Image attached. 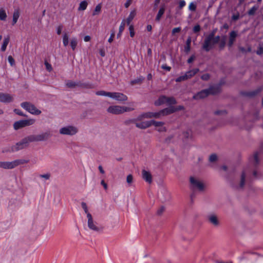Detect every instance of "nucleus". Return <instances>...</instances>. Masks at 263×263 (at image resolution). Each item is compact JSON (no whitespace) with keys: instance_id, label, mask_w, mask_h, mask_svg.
I'll return each instance as SVG.
<instances>
[{"instance_id":"nucleus-1","label":"nucleus","mask_w":263,"mask_h":263,"mask_svg":"<svg viewBox=\"0 0 263 263\" xmlns=\"http://www.w3.org/2000/svg\"><path fill=\"white\" fill-rule=\"evenodd\" d=\"M29 160L20 159L12 161H0V168L5 170H11L18 165L28 163Z\"/></svg>"},{"instance_id":"nucleus-2","label":"nucleus","mask_w":263,"mask_h":263,"mask_svg":"<svg viewBox=\"0 0 263 263\" xmlns=\"http://www.w3.org/2000/svg\"><path fill=\"white\" fill-rule=\"evenodd\" d=\"M220 40L219 36H214V32H213L208 35L204 42L202 48L206 51H209L214 45L219 42Z\"/></svg>"},{"instance_id":"nucleus-3","label":"nucleus","mask_w":263,"mask_h":263,"mask_svg":"<svg viewBox=\"0 0 263 263\" xmlns=\"http://www.w3.org/2000/svg\"><path fill=\"white\" fill-rule=\"evenodd\" d=\"M134 109V108L131 107L120 105H111L108 107L107 111L110 114L119 115L125 112L131 111Z\"/></svg>"},{"instance_id":"nucleus-4","label":"nucleus","mask_w":263,"mask_h":263,"mask_svg":"<svg viewBox=\"0 0 263 263\" xmlns=\"http://www.w3.org/2000/svg\"><path fill=\"white\" fill-rule=\"evenodd\" d=\"M190 182L191 184V189L193 191H198L202 192L204 189V184L203 182L199 179L191 177L190 178Z\"/></svg>"},{"instance_id":"nucleus-5","label":"nucleus","mask_w":263,"mask_h":263,"mask_svg":"<svg viewBox=\"0 0 263 263\" xmlns=\"http://www.w3.org/2000/svg\"><path fill=\"white\" fill-rule=\"evenodd\" d=\"M52 134L50 131L42 133L38 135H30L32 142L46 141L50 138Z\"/></svg>"},{"instance_id":"nucleus-6","label":"nucleus","mask_w":263,"mask_h":263,"mask_svg":"<svg viewBox=\"0 0 263 263\" xmlns=\"http://www.w3.org/2000/svg\"><path fill=\"white\" fill-rule=\"evenodd\" d=\"M35 122V120L33 119L19 120L14 123L13 128L15 130H18L23 127L32 125Z\"/></svg>"},{"instance_id":"nucleus-7","label":"nucleus","mask_w":263,"mask_h":263,"mask_svg":"<svg viewBox=\"0 0 263 263\" xmlns=\"http://www.w3.org/2000/svg\"><path fill=\"white\" fill-rule=\"evenodd\" d=\"M78 132L77 127L72 125L64 126L60 129L59 133L61 135L73 136Z\"/></svg>"},{"instance_id":"nucleus-8","label":"nucleus","mask_w":263,"mask_h":263,"mask_svg":"<svg viewBox=\"0 0 263 263\" xmlns=\"http://www.w3.org/2000/svg\"><path fill=\"white\" fill-rule=\"evenodd\" d=\"M22 108L32 115H39L41 114V111L30 102H25L21 104Z\"/></svg>"},{"instance_id":"nucleus-9","label":"nucleus","mask_w":263,"mask_h":263,"mask_svg":"<svg viewBox=\"0 0 263 263\" xmlns=\"http://www.w3.org/2000/svg\"><path fill=\"white\" fill-rule=\"evenodd\" d=\"M32 142L30 135L27 136L22 139L20 141L17 142L14 144V146L16 152L26 148L29 145V143Z\"/></svg>"},{"instance_id":"nucleus-10","label":"nucleus","mask_w":263,"mask_h":263,"mask_svg":"<svg viewBox=\"0 0 263 263\" xmlns=\"http://www.w3.org/2000/svg\"><path fill=\"white\" fill-rule=\"evenodd\" d=\"M161 117L160 111L158 112H147L143 113L137 118L136 120L142 121L144 119L156 118L159 119Z\"/></svg>"},{"instance_id":"nucleus-11","label":"nucleus","mask_w":263,"mask_h":263,"mask_svg":"<svg viewBox=\"0 0 263 263\" xmlns=\"http://www.w3.org/2000/svg\"><path fill=\"white\" fill-rule=\"evenodd\" d=\"M207 220L210 224L215 227H219L220 224L218 215L214 213H210L207 216Z\"/></svg>"},{"instance_id":"nucleus-12","label":"nucleus","mask_w":263,"mask_h":263,"mask_svg":"<svg viewBox=\"0 0 263 263\" xmlns=\"http://www.w3.org/2000/svg\"><path fill=\"white\" fill-rule=\"evenodd\" d=\"M110 98L119 102L126 101L128 99L125 95L118 92H111Z\"/></svg>"},{"instance_id":"nucleus-13","label":"nucleus","mask_w":263,"mask_h":263,"mask_svg":"<svg viewBox=\"0 0 263 263\" xmlns=\"http://www.w3.org/2000/svg\"><path fill=\"white\" fill-rule=\"evenodd\" d=\"M137 118L132 120V122L135 124L137 127L140 129H145L151 126V121L144 122H138Z\"/></svg>"},{"instance_id":"nucleus-14","label":"nucleus","mask_w":263,"mask_h":263,"mask_svg":"<svg viewBox=\"0 0 263 263\" xmlns=\"http://www.w3.org/2000/svg\"><path fill=\"white\" fill-rule=\"evenodd\" d=\"M13 97L10 94L7 93H1L0 102L4 103H9L12 102Z\"/></svg>"},{"instance_id":"nucleus-15","label":"nucleus","mask_w":263,"mask_h":263,"mask_svg":"<svg viewBox=\"0 0 263 263\" xmlns=\"http://www.w3.org/2000/svg\"><path fill=\"white\" fill-rule=\"evenodd\" d=\"M249 172V170L245 169L241 173V174L240 175V177L239 183L238 184L239 188L242 189L243 187L245 184L246 178V177L247 176Z\"/></svg>"},{"instance_id":"nucleus-16","label":"nucleus","mask_w":263,"mask_h":263,"mask_svg":"<svg viewBox=\"0 0 263 263\" xmlns=\"http://www.w3.org/2000/svg\"><path fill=\"white\" fill-rule=\"evenodd\" d=\"M154 125L158 127V131L159 132H163L166 131V128L163 126L164 123L162 122L156 121L155 120H151V126Z\"/></svg>"},{"instance_id":"nucleus-17","label":"nucleus","mask_w":263,"mask_h":263,"mask_svg":"<svg viewBox=\"0 0 263 263\" xmlns=\"http://www.w3.org/2000/svg\"><path fill=\"white\" fill-rule=\"evenodd\" d=\"M142 177L147 183H151L152 182V176L149 171L143 170L142 171Z\"/></svg>"},{"instance_id":"nucleus-18","label":"nucleus","mask_w":263,"mask_h":263,"mask_svg":"<svg viewBox=\"0 0 263 263\" xmlns=\"http://www.w3.org/2000/svg\"><path fill=\"white\" fill-rule=\"evenodd\" d=\"M175 111H176V109L175 107L174 106H170L169 107L165 108L162 110H161L160 111V113L161 117L171 114Z\"/></svg>"},{"instance_id":"nucleus-19","label":"nucleus","mask_w":263,"mask_h":263,"mask_svg":"<svg viewBox=\"0 0 263 263\" xmlns=\"http://www.w3.org/2000/svg\"><path fill=\"white\" fill-rule=\"evenodd\" d=\"M87 217L88 218V226L89 228L94 231H98V228L93 223L91 215L90 213H88Z\"/></svg>"},{"instance_id":"nucleus-20","label":"nucleus","mask_w":263,"mask_h":263,"mask_svg":"<svg viewBox=\"0 0 263 263\" xmlns=\"http://www.w3.org/2000/svg\"><path fill=\"white\" fill-rule=\"evenodd\" d=\"M209 95V92L208 89H204L200 92H198L197 94L194 96L193 98L194 99H203L205 97H207Z\"/></svg>"},{"instance_id":"nucleus-21","label":"nucleus","mask_w":263,"mask_h":263,"mask_svg":"<svg viewBox=\"0 0 263 263\" xmlns=\"http://www.w3.org/2000/svg\"><path fill=\"white\" fill-rule=\"evenodd\" d=\"M15 149V146H14V145H6V146L3 147L2 149V153H14V152H16Z\"/></svg>"},{"instance_id":"nucleus-22","label":"nucleus","mask_w":263,"mask_h":263,"mask_svg":"<svg viewBox=\"0 0 263 263\" xmlns=\"http://www.w3.org/2000/svg\"><path fill=\"white\" fill-rule=\"evenodd\" d=\"M237 35V33L235 31H232L230 33L229 40L228 43V46L229 47L232 46L234 42L235 41L236 37Z\"/></svg>"},{"instance_id":"nucleus-23","label":"nucleus","mask_w":263,"mask_h":263,"mask_svg":"<svg viewBox=\"0 0 263 263\" xmlns=\"http://www.w3.org/2000/svg\"><path fill=\"white\" fill-rule=\"evenodd\" d=\"M208 90H209V95H215L220 91V85L212 86Z\"/></svg>"},{"instance_id":"nucleus-24","label":"nucleus","mask_w":263,"mask_h":263,"mask_svg":"<svg viewBox=\"0 0 263 263\" xmlns=\"http://www.w3.org/2000/svg\"><path fill=\"white\" fill-rule=\"evenodd\" d=\"M136 15V11L135 10H134L132 11L127 18L126 20L125 21V23L127 24V25H130V24L131 22L133 21L134 18Z\"/></svg>"},{"instance_id":"nucleus-25","label":"nucleus","mask_w":263,"mask_h":263,"mask_svg":"<svg viewBox=\"0 0 263 263\" xmlns=\"http://www.w3.org/2000/svg\"><path fill=\"white\" fill-rule=\"evenodd\" d=\"M199 71L198 68H195L192 70H190L187 72H186V74L188 79H190L194 77L196 73H197Z\"/></svg>"},{"instance_id":"nucleus-26","label":"nucleus","mask_w":263,"mask_h":263,"mask_svg":"<svg viewBox=\"0 0 263 263\" xmlns=\"http://www.w3.org/2000/svg\"><path fill=\"white\" fill-rule=\"evenodd\" d=\"M78 43V40L76 37H73L71 39L70 41V45L72 50H74L76 49Z\"/></svg>"},{"instance_id":"nucleus-27","label":"nucleus","mask_w":263,"mask_h":263,"mask_svg":"<svg viewBox=\"0 0 263 263\" xmlns=\"http://www.w3.org/2000/svg\"><path fill=\"white\" fill-rule=\"evenodd\" d=\"M166 97L165 96H160L159 99L155 102V104L157 106L166 103Z\"/></svg>"},{"instance_id":"nucleus-28","label":"nucleus","mask_w":263,"mask_h":263,"mask_svg":"<svg viewBox=\"0 0 263 263\" xmlns=\"http://www.w3.org/2000/svg\"><path fill=\"white\" fill-rule=\"evenodd\" d=\"M9 37H5L4 40L3 44L1 47V50L3 52L5 51L6 50V48L7 45L9 44Z\"/></svg>"},{"instance_id":"nucleus-29","label":"nucleus","mask_w":263,"mask_h":263,"mask_svg":"<svg viewBox=\"0 0 263 263\" xmlns=\"http://www.w3.org/2000/svg\"><path fill=\"white\" fill-rule=\"evenodd\" d=\"M20 16V13L18 10H15L13 14L12 25H15Z\"/></svg>"},{"instance_id":"nucleus-30","label":"nucleus","mask_w":263,"mask_h":263,"mask_svg":"<svg viewBox=\"0 0 263 263\" xmlns=\"http://www.w3.org/2000/svg\"><path fill=\"white\" fill-rule=\"evenodd\" d=\"M165 11V8L164 7L162 6L159 9L158 13L156 16V20L157 21H159L161 16L163 15Z\"/></svg>"},{"instance_id":"nucleus-31","label":"nucleus","mask_w":263,"mask_h":263,"mask_svg":"<svg viewBox=\"0 0 263 263\" xmlns=\"http://www.w3.org/2000/svg\"><path fill=\"white\" fill-rule=\"evenodd\" d=\"M88 5V3L86 1H83L81 2L79 5V7L78 8V10L79 11H84L85 10Z\"/></svg>"},{"instance_id":"nucleus-32","label":"nucleus","mask_w":263,"mask_h":263,"mask_svg":"<svg viewBox=\"0 0 263 263\" xmlns=\"http://www.w3.org/2000/svg\"><path fill=\"white\" fill-rule=\"evenodd\" d=\"M250 161L254 166L256 165L259 163L257 153L254 155L253 157L250 159Z\"/></svg>"},{"instance_id":"nucleus-33","label":"nucleus","mask_w":263,"mask_h":263,"mask_svg":"<svg viewBox=\"0 0 263 263\" xmlns=\"http://www.w3.org/2000/svg\"><path fill=\"white\" fill-rule=\"evenodd\" d=\"M63 43L65 47H66L69 44V36L67 33H64L63 35Z\"/></svg>"},{"instance_id":"nucleus-34","label":"nucleus","mask_w":263,"mask_h":263,"mask_svg":"<svg viewBox=\"0 0 263 263\" xmlns=\"http://www.w3.org/2000/svg\"><path fill=\"white\" fill-rule=\"evenodd\" d=\"M191 38L189 37L186 42V46L184 48V51L185 52L188 53L191 50Z\"/></svg>"},{"instance_id":"nucleus-35","label":"nucleus","mask_w":263,"mask_h":263,"mask_svg":"<svg viewBox=\"0 0 263 263\" xmlns=\"http://www.w3.org/2000/svg\"><path fill=\"white\" fill-rule=\"evenodd\" d=\"M144 80V78L142 76H140V77L137 78V79L132 81L131 84L134 85V84H141Z\"/></svg>"},{"instance_id":"nucleus-36","label":"nucleus","mask_w":263,"mask_h":263,"mask_svg":"<svg viewBox=\"0 0 263 263\" xmlns=\"http://www.w3.org/2000/svg\"><path fill=\"white\" fill-rule=\"evenodd\" d=\"M110 93L111 92H106L104 90H100L97 91L96 94L97 96H106L110 98Z\"/></svg>"},{"instance_id":"nucleus-37","label":"nucleus","mask_w":263,"mask_h":263,"mask_svg":"<svg viewBox=\"0 0 263 263\" xmlns=\"http://www.w3.org/2000/svg\"><path fill=\"white\" fill-rule=\"evenodd\" d=\"M166 103L168 105L175 104L176 103V101L175 99L173 97H166Z\"/></svg>"},{"instance_id":"nucleus-38","label":"nucleus","mask_w":263,"mask_h":263,"mask_svg":"<svg viewBox=\"0 0 263 263\" xmlns=\"http://www.w3.org/2000/svg\"><path fill=\"white\" fill-rule=\"evenodd\" d=\"M188 79H189L187 77V75H186V73H185L183 75L179 77L178 78H177L175 81L177 82H180L181 81H184L187 80Z\"/></svg>"},{"instance_id":"nucleus-39","label":"nucleus","mask_w":263,"mask_h":263,"mask_svg":"<svg viewBox=\"0 0 263 263\" xmlns=\"http://www.w3.org/2000/svg\"><path fill=\"white\" fill-rule=\"evenodd\" d=\"M66 85L69 88H73L77 86H78V84L73 82L72 81H68L66 82Z\"/></svg>"},{"instance_id":"nucleus-40","label":"nucleus","mask_w":263,"mask_h":263,"mask_svg":"<svg viewBox=\"0 0 263 263\" xmlns=\"http://www.w3.org/2000/svg\"><path fill=\"white\" fill-rule=\"evenodd\" d=\"M7 17V14L3 9H0V20L4 21Z\"/></svg>"},{"instance_id":"nucleus-41","label":"nucleus","mask_w":263,"mask_h":263,"mask_svg":"<svg viewBox=\"0 0 263 263\" xmlns=\"http://www.w3.org/2000/svg\"><path fill=\"white\" fill-rule=\"evenodd\" d=\"M101 5L98 4L95 8L94 11L93 12L92 15H98L101 11Z\"/></svg>"},{"instance_id":"nucleus-42","label":"nucleus","mask_w":263,"mask_h":263,"mask_svg":"<svg viewBox=\"0 0 263 263\" xmlns=\"http://www.w3.org/2000/svg\"><path fill=\"white\" fill-rule=\"evenodd\" d=\"M126 23H125V20H123L120 25L119 31V34H122V32L123 31L124 29V27L125 26V24Z\"/></svg>"},{"instance_id":"nucleus-43","label":"nucleus","mask_w":263,"mask_h":263,"mask_svg":"<svg viewBox=\"0 0 263 263\" xmlns=\"http://www.w3.org/2000/svg\"><path fill=\"white\" fill-rule=\"evenodd\" d=\"M126 182L128 183V186H130L133 182V176L132 175L129 174L127 175L126 177Z\"/></svg>"},{"instance_id":"nucleus-44","label":"nucleus","mask_w":263,"mask_h":263,"mask_svg":"<svg viewBox=\"0 0 263 263\" xmlns=\"http://www.w3.org/2000/svg\"><path fill=\"white\" fill-rule=\"evenodd\" d=\"M258 7L254 6L253 7H252L250 10L248 11V14L249 15H253L254 14L255 11L257 10Z\"/></svg>"},{"instance_id":"nucleus-45","label":"nucleus","mask_w":263,"mask_h":263,"mask_svg":"<svg viewBox=\"0 0 263 263\" xmlns=\"http://www.w3.org/2000/svg\"><path fill=\"white\" fill-rule=\"evenodd\" d=\"M256 53L259 55L263 53V42L259 44L258 49L257 50Z\"/></svg>"},{"instance_id":"nucleus-46","label":"nucleus","mask_w":263,"mask_h":263,"mask_svg":"<svg viewBox=\"0 0 263 263\" xmlns=\"http://www.w3.org/2000/svg\"><path fill=\"white\" fill-rule=\"evenodd\" d=\"M129 31L130 33V36L133 37L135 35V32H134V26L132 25H129Z\"/></svg>"},{"instance_id":"nucleus-47","label":"nucleus","mask_w":263,"mask_h":263,"mask_svg":"<svg viewBox=\"0 0 263 263\" xmlns=\"http://www.w3.org/2000/svg\"><path fill=\"white\" fill-rule=\"evenodd\" d=\"M39 177L41 178H43L45 180H48L50 177V174L49 173H47L45 174L40 175Z\"/></svg>"},{"instance_id":"nucleus-48","label":"nucleus","mask_w":263,"mask_h":263,"mask_svg":"<svg viewBox=\"0 0 263 263\" xmlns=\"http://www.w3.org/2000/svg\"><path fill=\"white\" fill-rule=\"evenodd\" d=\"M217 157L215 154H212L209 157V161L211 162H214L217 160Z\"/></svg>"},{"instance_id":"nucleus-49","label":"nucleus","mask_w":263,"mask_h":263,"mask_svg":"<svg viewBox=\"0 0 263 263\" xmlns=\"http://www.w3.org/2000/svg\"><path fill=\"white\" fill-rule=\"evenodd\" d=\"M181 30V27H176L173 29L172 31V35H174L176 33H178L180 32Z\"/></svg>"},{"instance_id":"nucleus-50","label":"nucleus","mask_w":263,"mask_h":263,"mask_svg":"<svg viewBox=\"0 0 263 263\" xmlns=\"http://www.w3.org/2000/svg\"><path fill=\"white\" fill-rule=\"evenodd\" d=\"M81 205H82V208L83 209V210H84L85 213L87 215L88 213H89L88 211V209H87V205L85 203V202H82L81 203Z\"/></svg>"},{"instance_id":"nucleus-51","label":"nucleus","mask_w":263,"mask_h":263,"mask_svg":"<svg viewBox=\"0 0 263 263\" xmlns=\"http://www.w3.org/2000/svg\"><path fill=\"white\" fill-rule=\"evenodd\" d=\"M8 62L9 63H10V64L11 65V66H13L14 64V59L12 58V56L11 55H9L8 58Z\"/></svg>"},{"instance_id":"nucleus-52","label":"nucleus","mask_w":263,"mask_h":263,"mask_svg":"<svg viewBox=\"0 0 263 263\" xmlns=\"http://www.w3.org/2000/svg\"><path fill=\"white\" fill-rule=\"evenodd\" d=\"M201 78L203 80H208L210 79V74L208 73L204 74L201 77Z\"/></svg>"},{"instance_id":"nucleus-53","label":"nucleus","mask_w":263,"mask_h":263,"mask_svg":"<svg viewBox=\"0 0 263 263\" xmlns=\"http://www.w3.org/2000/svg\"><path fill=\"white\" fill-rule=\"evenodd\" d=\"M45 65L46 66V68L47 69V70L49 71H51L52 69V66L51 65V64H50L49 63H48V62H45Z\"/></svg>"},{"instance_id":"nucleus-54","label":"nucleus","mask_w":263,"mask_h":263,"mask_svg":"<svg viewBox=\"0 0 263 263\" xmlns=\"http://www.w3.org/2000/svg\"><path fill=\"white\" fill-rule=\"evenodd\" d=\"M189 8L191 11H195L196 8V6L193 3H190Z\"/></svg>"},{"instance_id":"nucleus-55","label":"nucleus","mask_w":263,"mask_h":263,"mask_svg":"<svg viewBox=\"0 0 263 263\" xmlns=\"http://www.w3.org/2000/svg\"><path fill=\"white\" fill-rule=\"evenodd\" d=\"M261 90V88H260L258 89L256 91H254L251 92L249 93V96H254V95H256L257 93H258L259 92H260Z\"/></svg>"},{"instance_id":"nucleus-56","label":"nucleus","mask_w":263,"mask_h":263,"mask_svg":"<svg viewBox=\"0 0 263 263\" xmlns=\"http://www.w3.org/2000/svg\"><path fill=\"white\" fill-rule=\"evenodd\" d=\"M200 30V26L199 25H197L193 28V31L194 32H198Z\"/></svg>"},{"instance_id":"nucleus-57","label":"nucleus","mask_w":263,"mask_h":263,"mask_svg":"<svg viewBox=\"0 0 263 263\" xmlns=\"http://www.w3.org/2000/svg\"><path fill=\"white\" fill-rule=\"evenodd\" d=\"M14 111L17 115H20V116H25L24 115V114L23 113V112L21 110H20V109H15L14 110Z\"/></svg>"},{"instance_id":"nucleus-58","label":"nucleus","mask_w":263,"mask_h":263,"mask_svg":"<svg viewBox=\"0 0 263 263\" xmlns=\"http://www.w3.org/2000/svg\"><path fill=\"white\" fill-rule=\"evenodd\" d=\"M114 36H115V32H112L111 33V34H110V36L108 40V42L109 43H111L113 41Z\"/></svg>"},{"instance_id":"nucleus-59","label":"nucleus","mask_w":263,"mask_h":263,"mask_svg":"<svg viewBox=\"0 0 263 263\" xmlns=\"http://www.w3.org/2000/svg\"><path fill=\"white\" fill-rule=\"evenodd\" d=\"M165 208L164 206H161L158 211H157V214L158 215H161L164 211Z\"/></svg>"},{"instance_id":"nucleus-60","label":"nucleus","mask_w":263,"mask_h":263,"mask_svg":"<svg viewBox=\"0 0 263 263\" xmlns=\"http://www.w3.org/2000/svg\"><path fill=\"white\" fill-rule=\"evenodd\" d=\"M63 26L62 25H60L58 27L57 29V32L58 34H60L62 32Z\"/></svg>"},{"instance_id":"nucleus-61","label":"nucleus","mask_w":263,"mask_h":263,"mask_svg":"<svg viewBox=\"0 0 263 263\" xmlns=\"http://www.w3.org/2000/svg\"><path fill=\"white\" fill-rule=\"evenodd\" d=\"M185 5V2L184 1H181L179 4V7L180 9L182 8Z\"/></svg>"},{"instance_id":"nucleus-62","label":"nucleus","mask_w":263,"mask_h":263,"mask_svg":"<svg viewBox=\"0 0 263 263\" xmlns=\"http://www.w3.org/2000/svg\"><path fill=\"white\" fill-rule=\"evenodd\" d=\"M132 0H126V3L124 4L125 8H128L132 4Z\"/></svg>"},{"instance_id":"nucleus-63","label":"nucleus","mask_w":263,"mask_h":263,"mask_svg":"<svg viewBox=\"0 0 263 263\" xmlns=\"http://www.w3.org/2000/svg\"><path fill=\"white\" fill-rule=\"evenodd\" d=\"M161 67L163 69L166 70L167 71H170L171 70V67L166 65H163Z\"/></svg>"},{"instance_id":"nucleus-64","label":"nucleus","mask_w":263,"mask_h":263,"mask_svg":"<svg viewBox=\"0 0 263 263\" xmlns=\"http://www.w3.org/2000/svg\"><path fill=\"white\" fill-rule=\"evenodd\" d=\"M195 57L194 55H192L188 60H187V63H191L193 62V61L194 60Z\"/></svg>"}]
</instances>
